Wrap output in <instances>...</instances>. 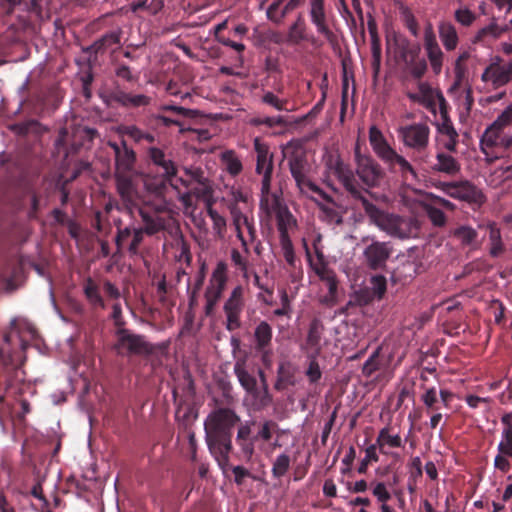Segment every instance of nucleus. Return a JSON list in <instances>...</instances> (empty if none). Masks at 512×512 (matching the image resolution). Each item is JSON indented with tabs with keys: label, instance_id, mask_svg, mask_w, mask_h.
I'll return each mask as SVG.
<instances>
[{
	"label": "nucleus",
	"instance_id": "nucleus-49",
	"mask_svg": "<svg viewBox=\"0 0 512 512\" xmlns=\"http://www.w3.org/2000/svg\"><path fill=\"white\" fill-rule=\"evenodd\" d=\"M183 170H184L185 175L189 177L188 181L182 180V183L186 187L192 186L193 184H197L201 181H204V179L207 178L204 174V171L199 167H194V166L184 167Z\"/></svg>",
	"mask_w": 512,
	"mask_h": 512
},
{
	"label": "nucleus",
	"instance_id": "nucleus-5",
	"mask_svg": "<svg viewBox=\"0 0 512 512\" xmlns=\"http://www.w3.org/2000/svg\"><path fill=\"white\" fill-rule=\"evenodd\" d=\"M355 163L356 174L365 186H380L385 176L383 169L371 156L361 154L359 145L355 147Z\"/></svg>",
	"mask_w": 512,
	"mask_h": 512
},
{
	"label": "nucleus",
	"instance_id": "nucleus-39",
	"mask_svg": "<svg viewBox=\"0 0 512 512\" xmlns=\"http://www.w3.org/2000/svg\"><path fill=\"white\" fill-rule=\"evenodd\" d=\"M258 374L261 382V389H258V393H256L257 409H262L271 403L272 397L268 391V384L264 372L259 370Z\"/></svg>",
	"mask_w": 512,
	"mask_h": 512
},
{
	"label": "nucleus",
	"instance_id": "nucleus-6",
	"mask_svg": "<svg viewBox=\"0 0 512 512\" xmlns=\"http://www.w3.org/2000/svg\"><path fill=\"white\" fill-rule=\"evenodd\" d=\"M227 282V265L224 262H218L212 272L209 285L205 291V313L211 315L220 299Z\"/></svg>",
	"mask_w": 512,
	"mask_h": 512
},
{
	"label": "nucleus",
	"instance_id": "nucleus-35",
	"mask_svg": "<svg viewBox=\"0 0 512 512\" xmlns=\"http://www.w3.org/2000/svg\"><path fill=\"white\" fill-rule=\"evenodd\" d=\"M452 235L463 245H473L478 237L477 231L471 226H460L452 231Z\"/></svg>",
	"mask_w": 512,
	"mask_h": 512
},
{
	"label": "nucleus",
	"instance_id": "nucleus-45",
	"mask_svg": "<svg viewBox=\"0 0 512 512\" xmlns=\"http://www.w3.org/2000/svg\"><path fill=\"white\" fill-rule=\"evenodd\" d=\"M290 467V457L283 453L276 457L273 466H272V474L276 478H281L284 476Z\"/></svg>",
	"mask_w": 512,
	"mask_h": 512
},
{
	"label": "nucleus",
	"instance_id": "nucleus-23",
	"mask_svg": "<svg viewBox=\"0 0 512 512\" xmlns=\"http://www.w3.org/2000/svg\"><path fill=\"white\" fill-rule=\"evenodd\" d=\"M440 40L446 51L457 48L459 37L455 26L450 22H441L438 26Z\"/></svg>",
	"mask_w": 512,
	"mask_h": 512
},
{
	"label": "nucleus",
	"instance_id": "nucleus-44",
	"mask_svg": "<svg viewBox=\"0 0 512 512\" xmlns=\"http://www.w3.org/2000/svg\"><path fill=\"white\" fill-rule=\"evenodd\" d=\"M321 337V325H319L317 322L312 323L308 332L307 345L316 353H318L320 349Z\"/></svg>",
	"mask_w": 512,
	"mask_h": 512
},
{
	"label": "nucleus",
	"instance_id": "nucleus-26",
	"mask_svg": "<svg viewBox=\"0 0 512 512\" xmlns=\"http://www.w3.org/2000/svg\"><path fill=\"white\" fill-rule=\"evenodd\" d=\"M374 445L381 451H384L385 448H399L402 446V439L399 433L392 431L391 427H384L379 431Z\"/></svg>",
	"mask_w": 512,
	"mask_h": 512
},
{
	"label": "nucleus",
	"instance_id": "nucleus-53",
	"mask_svg": "<svg viewBox=\"0 0 512 512\" xmlns=\"http://www.w3.org/2000/svg\"><path fill=\"white\" fill-rule=\"evenodd\" d=\"M376 445L372 444L370 446H368L365 450V457L364 459L362 460L359 468H358V472L359 473H365L366 470H367V465L369 462H376L378 461V455L376 453Z\"/></svg>",
	"mask_w": 512,
	"mask_h": 512
},
{
	"label": "nucleus",
	"instance_id": "nucleus-30",
	"mask_svg": "<svg viewBox=\"0 0 512 512\" xmlns=\"http://www.w3.org/2000/svg\"><path fill=\"white\" fill-rule=\"evenodd\" d=\"M286 204L283 200L277 196L276 194H269L261 197L260 200V209L264 212L268 217L278 215L280 209L286 208Z\"/></svg>",
	"mask_w": 512,
	"mask_h": 512
},
{
	"label": "nucleus",
	"instance_id": "nucleus-60",
	"mask_svg": "<svg viewBox=\"0 0 512 512\" xmlns=\"http://www.w3.org/2000/svg\"><path fill=\"white\" fill-rule=\"evenodd\" d=\"M272 172H273V170H265V171L257 172L258 174L262 175L261 197L272 194L270 192Z\"/></svg>",
	"mask_w": 512,
	"mask_h": 512
},
{
	"label": "nucleus",
	"instance_id": "nucleus-48",
	"mask_svg": "<svg viewBox=\"0 0 512 512\" xmlns=\"http://www.w3.org/2000/svg\"><path fill=\"white\" fill-rule=\"evenodd\" d=\"M455 20L462 26L469 27L476 20V14L467 7H460L454 12Z\"/></svg>",
	"mask_w": 512,
	"mask_h": 512
},
{
	"label": "nucleus",
	"instance_id": "nucleus-37",
	"mask_svg": "<svg viewBox=\"0 0 512 512\" xmlns=\"http://www.w3.org/2000/svg\"><path fill=\"white\" fill-rule=\"evenodd\" d=\"M116 100L124 106L139 107L149 103V98L143 94L132 95L120 92L116 96Z\"/></svg>",
	"mask_w": 512,
	"mask_h": 512
},
{
	"label": "nucleus",
	"instance_id": "nucleus-10",
	"mask_svg": "<svg viewBox=\"0 0 512 512\" xmlns=\"http://www.w3.org/2000/svg\"><path fill=\"white\" fill-rule=\"evenodd\" d=\"M406 95L412 102L425 107L433 113H435L436 106L439 104L441 113H444L445 99L443 95L438 90L433 89L427 82H419L417 90L414 92L408 91Z\"/></svg>",
	"mask_w": 512,
	"mask_h": 512
},
{
	"label": "nucleus",
	"instance_id": "nucleus-22",
	"mask_svg": "<svg viewBox=\"0 0 512 512\" xmlns=\"http://www.w3.org/2000/svg\"><path fill=\"white\" fill-rule=\"evenodd\" d=\"M368 27L371 38V65L374 78H377L381 67V45L374 21H369Z\"/></svg>",
	"mask_w": 512,
	"mask_h": 512
},
{
	"label": "nucleus",
	"instance_id": "nucleus-16",
	"mask_svg": "<svg viewBox=\"0 0 512 512\" xmlns=\"http://www.w3.org/2000/svg\"><path fill=\"white\" fill-rule=\"evenodd\" d=\"M254 421H247L240 425L236 435V442L239 445L242 454L247 460H250L255 452V437H251Z\"/></svg>",
	"mask_w": 512,
	"mask_h": 512
},
{
	"label": "nucleus",
	"instance_id": "nucleus-8",
	"mask_svg": "<svg viewBox=\"0 0 512 512\" xmlns=\"http://www.w3.org/2000/svg\"><path fill=\"white\" fill-rule=\"evenodd\" d=\"M398 134L405 147L415 151H424L430 138V128L425 123H414L402 126L398 129Z\"/></svg>",
	"mask_w": 512,
	"mask_h": 512
},
{
	"label": "nucleus",
	"instance_id": "nucleus-9",
	"mask_svg": "<svg viewBox=\"0 0 512 512\" xmlns=\"http://www.w3.org/2000/svg\"><path fill=\"white\" fill-rule=\"evenodd\" d=\"M283 155L288 160L289 169L295 182L309 172V165L304 147L297 142H289L283 148Z\"/></svg>",
	"mask_w": 512,
	"mask_h": 512
},
{
	"label": "nucleus",
	"instance_id": "nucleus-13",
	"mask_svg": "<svg viewBox=\"0 0 512 512\" xmlns=\"http://www.w3.org/2000/svg\"><path fill=\"white\" fill-rule=\"evenodd\" d=\"M226 315V327L233 331L240 327V315L244 308V289L242 286H236L224 304Z\"/></svg>",
	"mask_w": 512,
	"mask_h": 512
},
{
	"label": "nucleus",
	"instance_id": "nucleus-61",
	"mask_svg": "<svg viewBox=\"0 0 512 512\" xmlns=\"http://www.w3.org/2000/svg\"><path fill=\"white\" fill-rule=\"evenodd\" d=\"M84 292L88 300L92 303H96V282L93 278L88 277L84 285Z\"/></svg>",
	"mask_w": 512,
	"mask_h": 512
},
{
	"label": "nucleus",
	"instance_id": "nucleus-41",
	"mask_svg": "<svg viewBox=\"0 0 512 512\" xmlns=\"http://www.w3.org/2000/svg\"><path fill=\"white\" fill-rule=\"evenodd\" d=\"M207 214L211 218L213 222V229L216 232V234L220 237L223 236V233L226 229V220L223 216H221L214 208H213V202H209L207 207Z\"/></svg>",
	"mask_w": 512,
	"mask_h": 512
},
{
	"label": "nucleus",
	"instance_id": "nucleus-42",
	"mask_svg": "<svg viewBox=\"0 0 512 512\" xmlns=\"http://www.w3.org/2000/svg\"><path fill=\"white\" fill-rule=\"evenodd\" d=\"M427 58L429 60L432 71L438 75L442 71L443 61H444V53L441 48H435L425 51Z\"/></svg>",
	"mask_w": 512,
	"mask_h": 512
},
{
	"label": "nucleus",
	"instance_id": "nucleus-33",
	"mask_svg": "<svg viewBox=\"0 0 512 512\" xmlns=\"http://www.w3.org/2000/svg\"><path fill=\"white\" fill-rule=\"evenodd\" d=\"M272 327L265 321H261L255 328L254 338L258 349H265L272 340Z\"/></svg>",
	"mask_w": 512,
	"mask_h": 512
},
{
	"label": "nucleus",
	"instance_id": "nucleus-19",
	"mask_svg": "<svg viewBox=\"0 0 512 512\" xmlns=\"http://www.w3.org/2000/svg\"><path fill=\"white\" fill-rule=\"evenodd\" d=\"M310 17L312 23L316 26L317 32L332 43L335 40V35L328 27L323 4L311 3Z\"/></svg>",
	"mask_w": 512,
	"mask_h": 512
},
{
	"label": "nucleus",
	"instance_id": "nucleus-50",
	"mask_svg": "<svg viewBox=\"0 0 512 512\" xmlns=\"http://www.w3.org/2000/svg\"><path fill=\"white\" fill-rule=\"evenodd\" d=\"M499 451L503 455L512 457V426L508 425L503 429L502 439L499 443Z\"/></svg>",
	"mask_w": 512,
	"mask_h": 512
},
{
	"label": "nucleus",
	"instance_id": "nucleus-55",
	"mask_svg": "<svg viewBox=\"0 0 512 512\" xmlns=\"http://www.w3.org/2000/svg\"><path fill=\"white\" fill-rule=\"evenodd\" d=\"M371 289L378 298H382L386 292V278L381 275L373 276L371 278Z\"/></svg>",
	"mask_w": 512,
	"mask_h": 512
},
{
	"label": "nucleus",
	"instance_id": "nucleus-40",
	"mask_svg": "<svg viewBox=\"0 0 512 512\" xmlns=\"http://www.w3.org/2000/svg\"><path fill=\"white\" fill-rule=\"evenodd\" d=\"M507 28H500L495 22L481 28L475 35L474 42H481L486 37L497 39L502 33L506 32Z\"/></svg>",
	"mask_w": 512,
	"mask_h": 512
},
{
	"label": "nucleus",
	"instance_id": "nucleus-24",
	"mask_svg": "<svg viewBox=\"0 0 512 512\" xmlns=\"http://www.w3.org/2000/svg\"><path fill=\"white\" fill-rule=\"evenodd\" d=\"M254 149L257 154L256 172L273 170V155L269 152V147L256 138Z\"/></svg>",
	"mask_w": 512,
	"mask_h": 512
},
{
	"label": "nucleus",
	"instance_id": "nucleus-25",
	"mask_svg": "<svg viewBox=\"0 0 512 512\" xmlns=\"http://www.w3.org/2000/svg\"><path fill=\"white\" fill-rule=\"evenodd\" d=\"M443 122L438 126V132L441 135V141L445 149L449 151H455L457 141H458V133L452 126L450 120L444 115Z\"/></svg>",
	"mask_w": 512,
	"mask_h": 512
},
{
	"label": "nucleus",
	"instance_id": "nucleus-59",
	"mask_svg": "<svg viewBox=\"0 0 512 512\" xmlns=\"http://www.w3.org/2000/svg\"><path fill=\"white\" fill-rule=\"evenodd\" d=\"M465 400H466V403L468 404V406L473 409L478 408L480 406H484L485 408H488L489 404L491 402L490 398H488V397H479L476 395H467Z\"/></svg>",
	"mask_w": 512,
	"mask_h": 512
},
{
	"label": "nucleus",
	"instance_id": "nucleus-20",
	"mask_svg": "<svg viewBox=\"0 0 512 512\" xmlns=\"http://www.w3.org/2000/svg\"><path fill=\"white\" fill-rule=\"evenodd\" d=\"M234 372L241 386L253 398V405L257 408V381L254 376L248 373L243 363L237 362L234 366Z\"/></svg>",
	"mask_w": 512,
	"mask_h": 512
},
{
	"label": "nucleus",
	"instance_id": "nucleus-57",
	"mask_svg": "<svg viewBox=\"0 0 512 512\" xmlns=\"http://www.w3.org/2000/svg\"><path fill=\"white\" fill-rule=\"evenodd\" d=\"M405 24L413 36L418 35V23L413 13L408 8L402 9Z\"/></svg>",
	"mask_w": 512,
	"mask_h": 512
},
{
	"label": "nucleus",
	"instance_id": "nucleus-12",
	"mask_svg": "<svg viewBox=\"0 0 512 512\" xmlns=\"http://www.w3.org/2000/svg\"><path fill=\"white\" fill-rule=\"evenodd\" d=\"M116 347L120 353L142 355L152 352V346L143 336L133 334L123 328H119L117 331Z\"/></svg>",
	"mask_w": 512,
	"mask_h": 512
},
{
	"label": "nucleus",
	"instance_id": "nucleus-62",
	"mask_svg": "<svg viewBox=\"0 0 512 512\" xmlns=\"http://www.w3.org/2000/svg\"><path fill=\"white\" fill-rule=\"evenodd\" d=\"M234 481L237 485H242L246 477H252L250 471L243 466H234L232 468Z\"/></svg>",
	"mask_w": 512,
	"mask_h": 512
},
{
	"label": "nucleus",
	"instance_id": "nucleus-15",
	"mask_svg": "<svg viewBox=\"0 0 512 512\" xmlns=\"http://www.w3.org/2000/svg\"><path fill=\"white\" fill-rule=\"evenodd\" d=\"M314 271L328 288V294L323 298V302L330 305L335 304L338 286L335 272L323 263L315 265Z\"/></svg>",
	"mask_w": 512,
	"mask_h": 512
},
{
	"label": "nucleus",
	"instance_id": "nucleus-64",
	"mask_svg": "<svg viewBox=\"0 0 512 512\" xmlns=\"http://www.w3.org/2000/svg\"><path fill=\"white\" fill-rule=\"evenodd\" d=\"M263 102L273 106L279 111L284 109V102L275 96L272 92H267L264 94Z\"/></svg>",
	"mask_w": 512,
	"mask_h": 512
},
{
	"label": "nucleus",
	"instance_id": "nucleus-11",
	"mask_svg": "<svg viewBox=\"0 0 512 512\" xmlns=\"http://www.w3.org/2000/svg\"><path fill=\"white\" fill-rule=\"evenodd\" d=\"M327 168L331 174L337 177L350 194L361 199L362 196L353 171L339 156H330L327 161Z\"/></svg>",
	"mask_w": 512,
	"mask_h": 512
},
{
	"label": "nucleus",
	"instance_id": "nucleus-56",
	"mask_svg": "<svg viewBox=\"0 0 512 512\" xmlns=\"http://www.w3.org/2000/svg\"><path fill=\"white\" fill-rule=\"evenodd\" d=\"M421 400L427 409H434V405L438 401V394L436 389L434 387L426 389L421 396Z\"/></svg>",
	"mask_w": 512,
	"mask_h": 512
},
{
	"label": "nucleus",
	"instance_id": "nucleus-52",
	"mask_svg": "<svg viewBox=\"0 0 512 512\" xmlns=\"http://www.w3.org/2000/svg\"><path fill=\"white\" fill-rule=\"evenodd\" d=\"M280 244L285 260L292 265L295 260V254L289 236L280 237Z\"/></svg>",
	"mask_w": 512,
	"mask_h": 512
},
{
	"label": "nucleus",
	"instance_id": "nucleus-28",
	"mask_svg": "<svg viewBox=\"0 0 512 512\" xmlns=\"http://www.w3.org/2000/svg\"><path fill=\"white\" fill-rule=\"evenodd\" d=\"M237 238L241 241L242 247L246 253L249 252L248 241H254L256 238V229L253 222L245 217L239 223V229H235Z\"/></svg>",
	"mask_w": 512,
	"mask_h": 512
},
{
	"label": "nucleus",
	"instance_id": "nucleus-63",
	"mask_svg": "<svg viewBox=\"0 0 512 512\" xmlns=\"http://www.w3.org/2000/svg\"><path fill=\"white\" fill-rule=\"evenodd\" d=\"M231 260L236 267H238L244 273L247 272V260L244 258L238 250L233 249L231 251Z\"/></svg>",
	"mask_w": 512,
	"mask_h": 512
},
{
	"label": "nucleus",
	"instance_id": "nucleus-17",
	"mask_svg": "<svg viewBox=\"0 0 512 512\" xmlns=\"http://www.w3.org/2000/svg\"><path fill=\"white\" fill-rule=\"evenodd\" d=\"M399 195L401 203L412 212H416L419 207L424 209L428 203L427 192L415 189L409 185L402 187Z\"/></svg>",
	"mask_w": 512,
	"mask_h": 512
},
{
	"label": "nucleus",
	"instance_id": "nucleus-58",
	"mask_svg": "<svg viewBox=\"0 0 512 512\" xmlns=\"http://www.w3.org/2000/svg\"><path fill=\"white\" fill-rule=\"evenodd\" d=\"M275 426V423L272 421H265L262 423L261 428L259 429L257 435L255 436V440L262 439L264 441H269L272 438V429Z\"/></svg>",
	"mask_w": 512,
	"mask_h": 512
},
{
	"label": "nucleus",
	"instance_id": "nucleus-27",
	"mask_svg": "<svg viewBox=\"0 0 512 512\" xmlns=\"http://www.w3.org/2000/svg\"><path fill=\"white\" fill-rule=\"evenodd\" d=\"M219 159L225 171H227L231 176L235 177L242 172V162L234 150H225L221 152Z\"/></svg>",
	"mask_w": 512,
	"mask_h": 512
},
{
	"label": "nucleus",
	"instance_id": "nucleus-21",
	"mask_svg": "<svg viewBox=\"0 0 512 512\" xmlns=\"http://www.w3.org/2000/svg\"><path fill=\"white\" fill-rule=\"evenodd\" d=\"M449 196L467 202H477L482 197L481 193L476 189V187L469 182H454Z\"/></svg>",
	"mask_w": 512,
	"mask_h": 512
},
{
	"label": "nucleus",
	"instance_id": "nucleus-18",
	"mask_svg": "<svg viewBox=\"0 0 512 512\" xmlns=\"http://www.w3.org/2000/svg\"><path fill=\"white\" fill-rule=\"evenodd\" d=\"M369 142L374 153L384 162L388 160L395 151L376 126H371L369 129Z\"/></svg>",
	"mask_w": 512,
	"mask_h": 512
},
{
	"label": "nucleus",
	"instance_id": "nucleus-47",
	"mask_svg": "<svg viewBox=\"0 0 512 512\" xmlns=\"http://www.w3.org/2000/svg\"><path fill=\"white\" fill-rule=\"evenodd\" d=\"M119 237L122 239L131 237L129 249L131 251H136L138 245L143 239V230L137 228H125L120 232Z\"/></svg>",
	"mask_w": 512,
	"mask_h": 512
},
{
	"label": "nucleus",
	"instance_id": "nucleus-36",
	"mask_svg": "<svg viewBox=\"0 0 512 512\" xmlns=\"http://www.w3.org/2000/svg\"><path fill=\"white\" fill-rule=\"evenodd\" d=\"M305 38V23L301 17H298L289 28L287 41L291 44H299Z\"/></svg>",
	"mask_w": 512,
	"mask_h": 512
},
{
	"label": "nucleus",
	"instance_id": "nucleus-31",
	"mask_svg": "<svg viewBox=\"0 0 512 512\" xmlns=\"http://www.w3.org/2000/svg\"><path fill=\"white\" fill-rule=\"evenodd\" d=\"M149 156L153 163L163 168L164 174L168 179L176 175V167L174 166V163L165 158L164 152L161 149L155 147L150 148Z\"/></svg>",
	"mask_w": 512,
	"mask_h": 512
},
{
	"label": "nucleus",
	"instance_id": "nucleus-51",
	"mask_svg": "<svg viewBox=\"0 0 512 512\" xmlns=\"http://www.w3.org/2000/svg\"><path fill=\"white\" fill-rule=\"evenodd\" d=\"M424 210L434 226L442 227L445 225L446 216L440 209L433 207L430 203H427Z\"/></svg>",
	"mask_w": 512,
	"mask_h": 512
},
{
	"label": "nucleus",
	"instance_id": "nucleus-46",
	"mask_svg": "<svg viewBox=\"0 0 512 512\" xmlns=\"http://www.w3.org/2000/svg\"><path fill=\"white\" fill-rule=\"evenodd\" d=\"M297 187L299 188L302 194L307 196H311L313 193L320 195L321 197H325L326 194L323 192L321 188H319L315 183L309 180L306 175L301 180L296 181Z\"/></svg>",
	"mask_w": 512,
	"mask_h": 512
},
{
	"label": "nucleus",
	"instance_id": "nucleus-4",
	"mask_svg": "<svg viewBox=\"0 0 512 512\" xmlns=\"http://www.w3.org/2000/svg\"><path fill=\"white\" fill-rule=\"evenodd\" d=\"M512 124V103L485 130L482 147H499L506 149L512 145V136L504 134V129Z\"/></svg>",
	"mask_w": 512,
	"mask_h": 512
},
{
	"label": "nucleus",
	"instance_id": "nucleus-3",
	"mask_svg": "<svg viewBox=\"0 0 512 512\" xmlns=\"http://www.w3.org/2000/svg\"><path fill=\"white\" fill-rule=\"evenodd\" d=\"M115 154V176L117 188L121 196L132 201L135 194V180L138 177L134 169L135 153L128 148L125 142L109 143Z\"/></svg>",
	"mask_w": 512,
	"mask_h": 512
},
{
	"label": "nucleus",
	"instance_id": "nucleus-7",
	"mask_svg": "<svg viewBox=\"0 0 512 512\" xmlns=\"http://www.w3.org/2000/svg\"><path fill=\"white\" fill-rule=\"evenodd\" d=\"M481 80L494 89L501 88L512 81V60L503 62L498 56L484 69Z\"/></svg>",
	"mask_w": 512,
	"mask_h": 512
},
{
	"label": "nucleus",
	"instance_id": "nucleus-32",
	"mask_svg": "<svg viewBox=\"0 0 512 512\" xmlns=\"http://www.w3.org/2000/svg\"><path fill=\"white\" fill-rule=\"evenodd\" d=\"M437 163L434 165V170L449 175H455L460 171V165L456 159L445 153H438L436 156Z\"/></svg>",
	"mask_w": 512,
	"mask_h": 512
},
{
	"label": "nucleus",
	"instance_id": "nucleus-38",
	"mask_svg": "<svg viewBox=\"0 0 512 512\" xmlns=\"http://www.w3.org/2000/svg\"><path fill=\"white\" fill-rule=\"evenodd\" d=\"M194 185L195 186L192 188L193 194L199 198H202L205 201L206 206L209 202H213L212 197L214 189L208 178H205L204 181Z\"/></svg>",
	"mask_w": 512,
	"mask_h": 512
},
{
	"label": "nucleus",
	"instance_id": "nucleus-43",
	"mask_svg": "<svg viewBox=\"0 0 512 512\" xmlns=\"http://www.w3.org/2000/svg\"><path fill=\"white\" fill-rule=\"evenodd\" d=\"M370 489L373 496L377 499L378 502L382 505L383 503H387L391 498V493L388 490L387 485L381 481H372L370 483Z\"/></svg>",
	"mask_w": 512,
	"mask_h": 512
},
{
	"label": "nucleus",
	"instance_id": "nucleus-1",
	"mask_svg": "<svg viewBox=\"0 0 512 512\" xmlns=\"http://www.w3.org/2000/svg\"><path fill=\"white\" fill-rule=\"evenodd\" d=\"M239 421L234 411L220 408L212 411L204 422L205 439L210 452L219 461L228 460L232 449L231 429Z\"/></svg>",
	"mask_w": 512,
	"mask_h": 512
},
{
	"label": "nucleus",
	"instance_id": "nucleus-14",
	"mask_svg": "<svg viewBox=\"0 0 512 512\" xmlns=\"http://www.w3.org/2000/svg\"><path fill=\"white\" fill-rule=\"evenodd\" d=\"M391 252L392 249L388 243L372 240V242L363 250L364 263L370 269H382L385 267Z\"/></svg>",
	"mask_w": 512,
	"mask_h": 512
},
{
	"label": "nucleus",
	"instance_id": "nucleus-2",
	"mask_svg": "<svg viewBox=\"0 0 512 512\" xmlns=\"http://www.w3.org/2000/svg\"><path fill=\"white\" fill-rule=\"evenodd\" d=\"M361 203L370 221L388 235L398 238H409L417 235L419 223L415 218H404L384 212L364 197H361Z\"/></svg>",
	"mask_w": 512,
	"mask_h": 512
},
{
	"label": "nucleus",
	"instance_id": "nucleus-29",
	"mask_svg": "<svg viewBox=\"0 0 512 512\" xmlns=\"http://www.w3.org/2000/svg\"><path fill=\"white\" fill-rule=\"evenodd\" d=\"M275 218L280 237L289 236V232L293 231L297 226V221L289 211L288 207L282 210L280 209Z\"/></svg>",
	"mask_w": 512,
	"mask_h": 512
},
{
	"label": "nucleus",
	"instance_id": "nucleus-34",
	"mask_svg": "<svg viewBox=\"0 0 512 512\" xmlns=\"http://www.w3.org/2000/svg\"><path fill=\"white\" fill-rule=\"evenodd\" d=\"M487 229L489 230L490 241L489 253L491 256L497 257L504 251L500 230L494 223H489L487 225Z\"/></svg>",
	"mask_w": 512,
	"mask_h": 512
},
{
	"label": "nucleus",
	"instance_id": "nucleus-54",
	"mask_svg": "<svg viewBox=\"0 0 512 512\" xmlns=\"http://www.w3.org/2000/svg\"><path fill=\"white\" fill-rule=\"evenodd\" d=\"M440 47L438 42H437V39H436V35L434 33V30H433V27L431 24H428L426 25L425 29H424V48H425V51L427 50H430V49H435V48H438Z\"/></svg>",
	"mask_w": 512,
	"mask_h": 512
}]
</instances>
